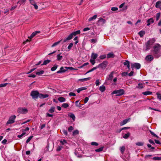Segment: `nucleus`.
<instances>
[{
  "label": "nucleus",
  "instance_id": "9b49d317",
  "mask_svg": "<svg viewBox=\"0 0 161 161\" xmlns=\"http://www.w3.org/2000/svg\"><path fill=\"white\" fill-rule=\"evenodd\" d=\"M40 32L39 31H37L34 32L31 34V35L30 36H29L28 38H30V39H31L35 36L37 33H39Z\"/></svg>",
  "mask_w": 161,
  "mask_h": 161
},
{
  "label": "nucleus",
  "instance_id": "4468645a",
  "mask_svg": "<svg viewBox=\"0 0 161 161\" xmlns=\"http://www.w3.org/2000/svg\"><path fill=\"white\" fill-rule=\"evenodd\" d=\"M49 97V95L47 94H39V97L40 98H45Z\"/></svg>",
  "mask_w": 161,
  "mask_h": 161
},
{
  "label": "nucleus",
  "instance_id": "79ce46f5",
  "mask_svg": "<svg viewBox=\"0 0 161 161\" xmlns=\"http://www.w3.org/2000/svg\"><path fill=\"white\" fill-rule=\"evenodd\" d=\"M44 73V71L42 70L39 72H36V74L37 75H40L43 74Z\"/></svg>",
  "mask_w": 161,
  "mask_h": 161
},
{
  "label": "nucleus",
  "instance_id": "5fc2aeb1",
  "mask_svg": "<svg viewBox=\"0 0 161 161\" xmlns=\"http://www.w3.org/2000/svg\"><path fill=\"white\" fill-rule=\"evenodd\" d=\"M111 10L113 11H115L118 10V8L116 7H112Z\"/></svg>",
  "mask_w": 161,
  "mask_h": 161
},
{
  "label": "nucleus",
  "instance_id": "58836bf2",
  "mask_svg": "<svg viewBox=\"0 0 161 161\" xmlns=\"http://www.w3.org/2000/svg\"><path fill=\"white\" fill-rule=\"evenodd\" d=\"M103 148H104V147H102L99 148H98L97 149H96L95 151L96 152H101L103 151Z\"/></svg>",
  "mask_w": 161,
  "mask_h": 161
},
{
  "label": "nucleus",
  "instance_id": "6e6d98bb",
  "mask_svg": "<svg viewBox=\"0 0 161 161\" xmlns=\"http://www.w3.org/2000/svg\"><path fill=\"white\" fill-rule=\"evenodd\" d=\"M62 147H63L62 146H58L57 147L56 150L57 151H59L61 150Z\"/></svg>",
  "mask_w": 161,
  "mask_h": 161
},
{
  "label": "nucleus",
  "instance_id": "f03ea898",
  "mask_svg": "<svg viewBox=\"0 0 161 161\" xmlns=\"http://www.w3.org/2000/svg\"><path fill=\"white\" fill-rule=\"evenodd\" d=\"M155 41L156 40L154 38L150 39L149 40L145 43V50L147 51L150 50Z\"/></svg>",
  "mask_w": 161,
  "mask_h": 161
},
{
  "label": "nucleus",
  "instance_id": "e433bc0d",
  "mask_svg": "<svg viewBox=\"0 0 161 161\" xmlns=\"http://www.w3.org/2000/svg\"><path fill=\"white\" fill-rule=\"evenodd\" d=\"M63 58L62 56H60V54L57 55V59L58 61H60L62 60Z\"/></svg>",
  "mask_w": 161,
  "mask_h": 161
},
{
  "label": "nucleus",
  "instance_id": "393cba45",
  "mask_svg": "<svg viewBox=\"0 0 161 161\" xmlns=\"http://www.w3.org/2000/svg\"><path fill=\"white\" fill-rule=\"evenodd\" d=\"M145 34V32L144 31H142L139 32V35L140 37H142Z\"/></svg>",
  "mask_w": 161,
  "mask_h": 161
},
{
  "label": "nucleus",
  "instance_id": "5701e85b",
  "mask_svg": "<svg viewBox=\"0 0 161 161\" xmlns=\"http://www.w3.org/2000/svg\"><path fill=\"white\" fill-rule=\"evenodd\" d=\"M58 100L60 102H63L65 101L66 99L65 98L63 97H60L58 98Z\"/></svg>",
  "mask_w": 161,
  "mask_h": 161
},
{
  "label": "nucleus",
  "instance_id": "3c124183",
  "mask_svg": "<svg viewBox=\"0 0 161 161\" xmlns=\"http://www.w3.org/2000/svg\"><path fill=\"white\" fill-rule=\"evenodd\" d=\"M90 61L92 65H94L95 63V60L92 59H91L90 60Z\"/></svg>",
  "mask_w": 161,
  "mask_h": 161
},
{
  "label": "nucleus",
  "instance_id": "052dcab7",
  "mask_svg": "<svg viewBox=\"0 0 161 161\" xmlns=\"http://www.w3.org/2000/svg\"><path fill=\"white\" fill-rule=\"evenodd\" d=\"M62 132L63 133V134L65 135V136H67V135H68V133H67V130H62Z\"/></svg>",
  "mask_w": 161,
  "mask_h": 161
},
{
  "label": "nucleus",
  "instance_id": "6ab92c4d",
  "mask_svg": "<svg viewBox=\"0 0 161 161\" xmlns=\"http://www.w3.org/2000/svg\"><path fill=\"white\" fill-rule=\"evenodd\" d=\"M68 116L71 118L73 121L75 120V117L74 114L72 113H70L68 114Z\"/></svg>",
  "mask_w": 161,
  "mask_h": 161
},
{
  "label": "nucleus",
  "instance_id": "423d86ee",
  "mask_svg": "<svg viewBox=\"0 0 161 161\" xmlns=\"http://www.w3.org/2000/svg\"><path fill=\"white\" fill-rule=\"evenodd\" d=\"M28 112L27 109L25 108H19L17 109V112L22 114L27 113Z\"/></svg>",
  "mask_w": 161,
  "mask_h": 161
},
{
  "label": "nucleus",
  "instance_id": "7ed1b4c3",
  "mask_svg": "<svg viewBox=\"0 0 161 161\" xmlns=\"http://www.w3.org/2000/svg\"><path fill=\"white\" fill-rule=\"evenodd\" d=\"M80 30L77 31H76L70 34L68 36L65 38L63 41V43L66 42L67 41L71 40L73 38V36H75L77 34L80 33Z\"/></svg>",
  "mask_w": 161,
  "mask_h": 161
},
{
  "label": "nucleus",
  "instance_id": "f257e3e1",
  "mask_svg": "<svg viewBox=\"0 0 161 161\" xmlns=\"http://www.w3.org/2000/svg\"><path fill=\"white\" fill-rule=\"evenodd\" d=\"M151 51L155 57L159 58L161 56V45L158 43L155 44Z\"/></svg>",
  "mask_w": 161,
  "mask_h": 161
},
{
  "label": "nucleus",
  "instance_id": "09e8293b",
  "mask_svg": "<svg viewBox=\"0 0 161 161\" xmlns=\"http://www.w3.org/2000/svg\"><path fill=\"white\" fill-rule=\"evenodd\" d=\"M156 95H157L158 98L159 99L161 100V94L159 93H156Z\"/></svg>",
  "mask_w": 161,
  "mask_h": 161
},
{
  "label": "nucleus",
  "instance_id": "bf43d9fd",
  "mask_svg": "<svg viewBox=\"0 0 161 161\" xmlns=\"http://www.w3.org/2000/svg\"><path fill=\"white\" fill-rule=\"evenodd\" d=\"M73 129V128L72 126H69L68 129V130L69 132H71Z\"/></svg>",
  "mask_w": 161,
  "mask_h": 161
},
{
  "label": "nucleus",
  "instance_id": "aec40b11",
  "mask_svg": "<svg viewBox=\"0 0 161 161\" xmlns=\"http://www.w3.org/2000/svg\"><path fill=\"white\" fill-rule=\"evenodd\" d=\"M129 120L128 119H125L121 122L120 123V125L121 126L127 123Z\"/></svg>",
  "mask_w": 161,
  "mask_h": 161
},
{
  "label": "nucleus",
  "instance_id": "0eeeda50",
  "mask_svg": "<svg viewBox=\"0 0 161 161\" xmlns=\"http://www.w3.org/2000/svg\"><path fill=\"white\" fill-rule=\"evenodd\" d=\"M16 118V116L15 115L11 116L8 119V120L7 122V125L11 124L14 123L15 122V119Z\"/></svg>",
  "mask_w": 161,
  "mask_h": 161
},
{
  "label": "nucleus",
  "instance_id": "ddd939ff",
  "mask_svg": "<svg viewBox=\"0 0 161 161\" xmlns=\"http://www.w3.org/2000/svg\"><path fill=\"white\" fill-rule=\"evenodd\" d=\"M114 74V71H112L110 75L107 77V78L108 80H112L113 77V75Z\"/></svg>",
  "mask_w": 161,
  "mask_h": 161
},
{
  "label": "nucleus",
  "instance_id": "9d476101",
  "mask_svg": "<svg viewBox=\"0 0 161 161\" xmlns=\"http://www.w3.org/2000/svg\"><path fill=\"white\" fill-rule=\"evenodd\" d=\"M154 22V20L153 18H150L147 20V25L149 26L151 24L153 23Z\"/></svg>",
  "mask_w": 161,
  "mask_h": 161
},
{
  "label": "nucleus",
  "instance_id": "8fccbe9b",
  "mask_svg": "<svg viewBox=\"0 0 161 161\" xmlns=\"http://www.w3.org/2000/svg\"><path fill=\"white\" fill-rule=\"evenodd\" d=\"M73 45V43H70L68 47V49L69 50H70L71 49Z\"/></svg>",
  "mask_w": 161,
  "mask_h": 161
},
{
  "label": "nucleus",
  "instance_id": "e2e57ef3",
  "mask_svg": "<svg viewBox=\"0 0 161 161\" xmlns=\"http://www.w3.org/2000/svg\"><path fill=\"white\" fill-rule=\"evenodd\" d=\"M29 77L35 78L36 77V75L34 74H31L28 76Z\"/></svg>",
  "mask_w": 161,
  "mask_h": 161
},
{
  "label": "nucleus",
  "instance_id": "37998d69",
  "mask_svg": "<svg viewBox=\"0 0 161 161\" xmlns=\"http://www.w3.org/2000/svg\"><path fill=\"white\" fill-rule=\"evenodd\" d=\"M58 65L56 64H55L54 66L51 68V70L52 71H54L57 68Z\"/></svg>",
  "mask_w": 161,
  "mask_h": 161
},
{
  "label": "nucleus",
  "instance_id": "ea45409f",
  "mask_svg": "<svg viewBox=\"0 0 161 161\" xmlns=\"http://www.w3.org/2000/svg\"><path fill=\"white\" fill-rule=\"evenodd\" d=\"M125 147L124 146L120 147V150L122 153H124L125 151Z\"/></svg>",
  "mask_w": 161,
  "mask_h": 161
},
{
  "label": "nucleus",
  "instance_id": "1a4fd4ad",
  "mask_svg": "<svg viewBox=\"0 0 161 161\" xmlns=\"http://www.w3.org/2000/svg\"><path fill=\"white\" fill-rule=\"evenodd\" d=\"M141 65L138 63H135L131 65V68L132 69L135 68L136 69H139Z\"/></svg>",
  "mask_w": 161,
  "mask_h": 161
},
{
  "label": "nucleus",
  "instance_id": "680f3d73",
  "mask_svg": "<svg viewBox=\"0 0 161 161\" xmlns=\"http://www.w3.org/2000/svg\"><path fill=\"white\" fill-rule=\"evenodd\" d=\"M26 134L25 132H23V133L21 134L20 135H19L18 136V137L19 138H21L24 135Z\"/></svg>",
  "mask_w": 161,
  "mask_h": 161
},
{
  "label": "nucleus",
  "instance_id": "473e14b6",
  "mask_svg": "<svg viewBox=\"0 0 161 161\" xmlns=\"http://www.w3.org/2000/svg\"><path fill=\"white\" fill-rule=\"evenodd\" d=\"M144 86V83H139L138 85V87L140 88H142Z\"/></svg>",
  "mask_w": 161,
  "mask_h": 161
},
{
  "label": "nucleus",
  "instance_id": "de8ad7c7",
  "mask_svg": "<svg viewBox=\"0 0 161 161\" xmlns=\"http://www.w3.org/2000/svg\"><path fill=\"white\" fill-rule=\"evenodd\" d=\"M33 136H30L28 139H27V140L26 141V142L28 143L31 140V139L33 137Z\"/></svg>",
  "mask_w": 161,
  "mask_h": 161
},
{
  "label": "nucleus",
  "instance_id": "b1692460",
  "mask_svg": "<svg viewBox=\"0 0 161 161\" xmlns=\"http://www.w3.org/2000/svg\"><path fill=\"white\" fill-rule=\"evenodd\" d=\"M55 108L54 107H52L49 110L48 112L50 113H53L55 110Z\"/></svg>",
  "mask_w": 161,
  "mask_h": 161
},
{
  "label": "nucleus",
  "instance_id": "39448f33",
  "mask_svg": "<svg viewBox=\"0 0 161 161\" xmlns=\"http://www.w3.org/2000/svg\"><path fill=\"white\" fill-rule=\"evenodd\" d=\"M39 93L37 91H31L30 95L32 97V98L36 99L39 97Z\"/></svg>",
  "mask_w": 161,
  "mask_h": 161
},
{
  "label": "nucleus",
  "instance_id": "7c9ffc66",
  "mask_svg": "<svg viewBox=\"0 0 161 161\" xmlns=\"http://www.w3.org/2000/svg\"><path fill=\"white\" fill-rule=\"evenodd\" d=\"M142 94L145 95H150L152 94V92L150 91H146L142 92Z\"/></svg>",
  "mask_w": 161,
  "mask_h": 161
},
{
  "label": "nucleus",
  "instance_id": "f8f14e48",
  "mask_svg": "<svg viewBox=\"0 0 161 161\" xmlns=\"http://www.w3.org/2000/svg\"><path fill=\"white\" fill-rule=\"evenodd\" d=\"M154 59V57L151 55H148L146 57V59L147 61H151Z\"/></svg>",
  "mask_w": 161,
  "mask_h": 161
},
{
  "label": "nucleus",
  "instance_id": "4c0bfd02",
  "mask_svg": "<svg viewBox=\"0 0 161 161\" xmlns=\"http://www.w3.org/2000/svg\"><path fill=\"white\" fill-rule=\"evenodd\" d=\"M136 145L138 146H142L144 144V143L142 142H138L136 143Z\"/></svg>",
  "mask_w": 161,
  "mask_h": 161
},
{
  "label": "nucleus",
  "instance_id": "72a5a7b5",
  "mask_svg": "<svg viewBox=\"0 0 161 161\" xmlns=\"http://www.w3.org/2000/svg\"><path fill=\"white\" fill-rule=\"evenodd\" d=\"M62 41V40H61L60 41H59L57 42H55L54 43L53 45H52V46L51 47H53L55 46H56L57 45H58L59 43L60 42H61V41Z\"/></svg>",
  "mask_w": 161,
  "mask_h": 161
},
{
  "label": "nucleus",
  "instance_id": "bb28decb",
  "mask_svg": "<svg viewBox=\"0 0 161 161\" xmlns=\"http://www.w3.org/2000/svg\"><path fill=\"white\" fill-rule=\"evenodd\" d=\"M60 142L61 144L62 145L66 144L67 143V141L64 139L61 140L60 141Z\"/></svg>",
  "mask_w": 161,
  "mask_h": 161
},
{
  "label": "nucleus",
  "instance_id": "49530a36",
  "mask_svg": "<svg viewBox=\"0 0 161 161\" xmlns=\"http://www.w3.org/2000/svg\"><path fill=\"white\" fill-rule=\"evenodd\" d=\"M106 58V55L105 54L101 55L99 57L101 59H103L105 58Z\"/></svg>",
  "mask_w": 161,
  "mask_h": 161
},
{
  "label": "nucleus",
  "instance_id": "f704fd0d",
  "mask_svg": "<svg viewBox=\"0 0 161 161\" xmlns=\"http://www.w3.org/2000/svg\"><path fill=\"white\" fill-rule=\"evenodd\" d=\"M97 17V15H95L94 16H93L92 17L90 18L89 19V21H91L93 19H95Z\"/></svg>",
  "mask_w": 161,
  "mask_h": 161
},
{
  "label": "nucleus",
  "instance_id": "412c9836",
  "mask_svg": "<svg viewBox=\"0 0 161 161\" xmlns=\"http://www.w3.org/2000/svg\"><path fill=\"white\" fill-rule=\"evenodd\" d=\"M114 57V55L112 53H108L107 55V58H113Z\"/></svg>",
  "mask_w": 161,
  "mask_h": 161
},
{
  "label": "nucleus",
  "instance_id": "0e129e2a",
  "mask_svg": "<svg viewBox=\"0 0 161 161\" xmlns=\"http://www.w3.org/2000/svg\"><path fill=\"white\" fill-rule=\"evenodd\" d=\"M69 95L70 96H76L75 93L72 92H70L69 93Z\"/></svg>",
  "mask_w": 161,
  "mask_h": 161
},
{
  "label": "nucleus",
  "instance_id": "2eb2a0df",
  "mask_svg": "<svg viewBox=\"0 0 161 161\" xmlns=\"http://www.w3.org/2000/svg\"><path fill=\"white\" fill-rule=\"evenodd\" d=\"M155 7L157 8H159L161 10V1H158L156 3Z\"/></svg>",
  "mask_w": 161,
  "mask_h": 161
},
{
  "label": "nucleus",
  "instance_id": "4be33fe9",
  "mask_svg": "<svg viewBox=\"0 0 161 161\" xmlns=\"http://www.w3.org/2000/svg\"><path fill=\"white\" fill-rule=\"evenodd\" d=\"M99 90L102 92H104L105 90V86L103 85H102V86H101L100 87Z\"/></svg>",
  "mask_w": 161,
  "mask_h": 161
},
{
  "label": "nucleus",
  "instance_id": "774afa93",
  "mask_svg": "<svg viewBox=\"0 0 161 161\" xmlns=\"http://www.w3.org/2000/svg\"><path fill=\"white\" fill-rule=\"evenodd\" d=\"M30 3L33 5H34V3L35 4L36 3L34 0H30Z\"/></svg>",
  "mask_w": 161,
  "mask_h": 161
},
{
  "label": "nucleus",
  "instance_id": "c756f323",
  "mask_svg": "<svg viewBox=\"0 0 161 161\" xmlns=\"http://www.w3.org/2000/svg\"><path fill=\"white\" fill-rule=\"evenodd\" d=\"M130 136V133L129 132H128L123 136V137L125 139H127Z\"/></svg>",
  "mask_w": 161,
  "mask_h": 161
},
{
  "label": "nucleus",
  "instance_id": "6e6552de",
  "mask_svg": "<svg viewBox=\"0 0 161 161\" xmlns=\"http://www.w3.org/2000/svg\"><path fill=\"white\" fill-rule=\"evenodd\" d=\"M108 62L107 61H104L102 63L99 64L97 66L98 68H101L103 69H104L108 64Z\"/></svg>",
  "mask_w": 161,
  "mask_h": 161
},
{
  "label": "nucleus",
  "instance_id": "864d4df0",
  "mask_svg": "<svg viewBox=\"0 0 161 161\" xmlns=\"http://www.w3.org/2000/svg\"><path fill=\"white\" fill-rule=\"evenodd\" d=\"M91 144L92 145H94L96 146H97L98 145V144L97 142H92L91 143Z\"/></svg>",
  "mask_w": 161,
  "mask_h": 161
},
{
  "label": "nucleus",
  "instance_id": "cd10ccee",
  "mask_svg": "<svg viewBox=\"0 0 161 161\" xmlns=\"http://www.w3.org/2000/svg\"><path fill=\"white\" fill-rule=\"evenodd\" d=\"M79 100L75 102L76 106L80 108L82 106V104L79 103Z\"/></svg>",
  "mask_w": 161,
  "mask_h": 161
},
{
  "label": "nucleus",
  "instance_id": "69168bd1",
  "mask_svg": "<svg viewBox=\"0 0 161 161\" xmlns=\"http://www.w3.org/2000/svg\"><path fill=\"white\" fill-rule=\"evenodd\" d=\"M130 128V127H125L122 128L120 130L119 132H120L121 130H126V129H129Z\"/></svg>",
  "mask_w": 161,
  "mask_h": 161
},
{
  "label": "nucleus",
  "instance_id": "13d9d810",
  "mask_svg": "<svg viewBox=\"0 0 161 161\" xmlns=\"http://www.w3.org/2000/svg\"><path fill=\"white\" fill-rule=\"evenodd\" d=\"M8 84L7 83H5L4 84H0V87L5 86L7 85Z\"/></svg>",
  "mask_w": 161,
  "mask_h": 161
},
{
  "label": "nucleus",
  "instance_id": "4d7b16f0",
  "mask_svg": "<svg viewBox=\"0 0 161 161\" xmlns=\"http://www.w3.org/2000/svg\"><path fill=\"white\" fill-rule=\"evenodd\" d=\"M100 84V82L99 81V80H96V82H95V84L97 86H98Z\"/></svg>",
  "mask_w": 161,
  "mask_h": 161
},
{
  "label": "nucleus",
  "instance_id": "dca6fc26",
  "mask_svg": "<svg viewBox=\"0 0 161 161\" xmlns=\"http://www.w3.org/2000/svg\"><path fill=\"white\" fill-rule=\"evenodd\" d=\"M105 19L102 18H100L98 20V22L99 23V24L103 25L105 23Z\"/></svg>",
  "mask_w": 161,
  "mask_h": 161
},
{
  "label": "nucleus",
  "instance_id": "a211bd4d",
  "mask_svg": "<svg viewBox=\"0 0 161 161\" xmlns=\"http://www.w3.org/2000/svg\"><path fill=\"white\" fill-rule=\"evenodd\" d=\"M125 66H127V68L129 69H130V62L128 60H125V62L123 63Z\"/></svg>",
  "mask_w": 161,
  "mask_h": 161
},
{
  "label": "nucleus",
  "instance_id": "a878e982",
  "mask_svg": "<svg viewBox=\"0 0 161 161\" xmlns=\"http://www.w3.org/2000/svg\"><path fill=\"white\" fill-rule=\"evenodd\" d=\"M66 70L63 69V67H61L60 69V70H58L57 72V73L58 74L60 73H64L66 71Z\"/></svg>",
  "mask_w": 161,
  "mask_h": 161
},
{
  "label": "nucleus",
  "instance_id": "c03bdc74",
  "mask_svg": "<svg viewBox=\"0 0 161 161\" xmlns=\"http://www.w3.org/2000/svg\"><path fill=\"white\" fill-rule=\"evenodd\" d=\"M153 159L154 160H161V157H154L153 158Z\"/></svg>",
  "mask_w": 161,
  "mask_h": 161
},
{
  "label": "nucleus",
  "instance_id": "c85d7f7f",
  "mask_svg": "<svg viewBox=\"0 0 161 161\" xmlns=\"http://www.w3.org/2000/svg\"><path fill=\"white\" fill-rule=\"evenodd\" d=\"M91 79L90 77H88L87 78H84V79H80L79 80L81 81V82L85 81L87 80H88Z\"/></svg>",
  "mask_w": 161,
  "mask_h": 161
},
{
  "label": "nucleus",
  "instance_id": "2f4dec72",
  "mask_svg": "<svg viewBox=\"0 0 161 161\" xmlns=\"http://www.w3.org/2000/svg\"><path fill=\"white\" fill-rule=\"evenodd\" d=\"M51 61V60L47 59L45 60H44L43 63L41 64V65H45L47 64L48 63H50Z\"/></svg>",
  "mask_w": 161,
  "mask_h": 161
},
{
  "label": "nucleus",
  "instance_id": "a18cd8bd",
  "mask_svg": "<svg viewBox=\"0 0 161 161\" xmlns=\"http://www.w3.org/2000/svg\"><path fill=\"white\" fill-rule=\"evenodd\" d=\"M150 133L151 134V135H153L154 137H156L157 138H158V136H157L156 134L154 133L152 131L150 130Z\"/></svg>",
  "mask_w": 161,
  "mask_h": 161
},
{
  "label": "nucleus",
  "instance_id": "c9c22d12",
  "mask_svg": "<svg viewBox=\"0 0 161 161\" xmlns=\"http://www.w3.org/2000/svg\"><path fill=\"white\" fill-rule=\"evenodd\" d=\"M69 106V105L67 103H64L62 104V107L64 108H66Z\"/></svg>",
  "mask_w": 161,
  "mask_h": 161
},
{
  "label": "nucleus",
  "instance_id": "20e7f679",
  "mask_svg": "<svg viewBox=\"0 0 161 161\" xmlns=\"http://www.w3.org/2000/svg\"><path fill=\"white\" fill-rule=\"evenodd\" d=\"M125 91L123 89H121L117 90H115L112 92V94H116V96H120L124 93Z\"/></svg>",
  "mask_w": 161,
  "mask_h": 161
},
{
  "label": "nucleus",
  "instance_id": "338daca9",
  "mask_svg": "<svg viewBox=\"0 0 161 161\" xmlns=\"http://www.w3.org/2000/svg\"><path fill=\"white\" fill-rule=\"evenodd\" d=\"M89 99L88 97H86L84 99V103H86L88 101Z\"/></svg>",
  "mask_w": 161,
  "mask_h": 161
},
{
  "label": "nucleus",
  "instance_id": "a19ab883",
  "mask_svg": "<svg viewBox=\"0 0 161 161\" xmlns=\"http://www.w3.org/2000/svg\"><path fill=\"white\" fill-rule=\"evenodd\" d=\"M160 13H158L156 14V20L157 21H158L159 19L160 18Z\"/></svg>",
  "mask_w": 161,
  "mask_h": 161
},
{
  "label": "nucleus",
  "instance_id": "603ef678",
  "mask_svg": "<svg viewBox=\"0 0 161 161\" xmlns=\"http://www.w3.org/2000/svg\"><path fill=\"white\" fill-rule=\"evenodd\" d=\"M78 133H79V131L77 130H75L73 132V135H76L77 134H78Z\"/></svg>",
  "mask_w": 161,
  "mask_h": 161
},
{
  "label": "nucleus",
  "instance_id": "f3484780",
  "mask_svg": "<svg viewBox=\"0 0 161 161\" xmlns=\"http://www.w3.org/2000/svg\"><path fill=\"white\" fill-rule=\"evenodd\" d=\"M98 55L97 53H92L91 54V59L95 60L97 57Z\"/></svg>",
  "mask_w": 161,
  "mask_h": 161
}]
</instances>
